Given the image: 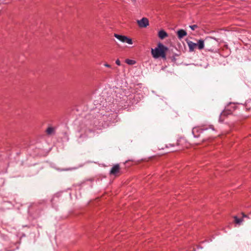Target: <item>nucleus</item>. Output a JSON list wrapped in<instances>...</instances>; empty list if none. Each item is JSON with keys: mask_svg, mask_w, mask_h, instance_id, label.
<instances>
[{"mask_svg": "<svg viewBox=\"0 0 251 251\" xmlns=\"http://www.w3.org/2000/svg\"><path fill=\"white\" fill-rule=\"evenodd\" d=\"M104 65L105 67H108V68H111V65H109V64H107V63H105V64H104Z\"/></svg>", "mask_w": 251, "mask_h": 251, "instance_id": "nucleus-17", "label": "nucleus"}, {"mask_svg": "<svg viewBox=\"0 0 251 251\" xmlns=\"http://www.w3.org/2000/svg\"><path fill=\"white\" fill-rule=\"evenodd\" d=\"M137 23L139 27L145 28L149 25V22L147 18H143L140 20L137 21Z\"/></svg>", "mask_w": 251, "mask_h": 251, "instance_id": "nucleus-5", "label": "nucleus"}, {"mask_svg": "<svg viewBox=\"0 0 251 251\" xmlns=\"http://www.w3.org/2000/svg\"><path fill=\"white\" fill-rule=\"evenodd\" d=\"M168 36V34L164 29H161L158 32V36L161 40L165 39Z\"/></svg>", "mask_w": 251, "mask_h": 251, "instance_id": "nucleus-8", "label": "nucleus"}, {"mask_svg": "<svg viewBox=\"0 0 251 251\" xmlns=\"http://www.w3.org/2000/svg\"><path fill=\"white\" fill-rule=\"evenodd\" d=\"M242 214L243 217L249 218L248 216L246 215L244 213H242Z\"/></svg>", "mask_w": 251, "mask_h": 251, "instance_id": "nucleus-18", "label": "nucleus"}, {"mask_svg": "<svg viewBox=\"0 0 251 251\" xmlns=\"http://www.w3.org/2000/svg\"><path fill=\"white\" fill-rule=\"evenodd\" d=\"M114 36L119 41H121L122 42L125 43V40L126 36L120 35V34H116V33H114Z\"/></svg>", "mask_w": 251, "mask_h": 251, "instance_id": "nucleus-9", "label": "nucleus"}, {"mask_svg": "<svg viewBox=\"0 0 251 251\" xmlns=\"http://www.w3.org/2000/svg\"><path fill=\"white\" fill-rule=\"evenodd\" d=\"M203 40L205 43L206 47V50L210 51H214V50H216L218 41L215 38L211 37H208Z\"/></svg>", "mask_w": 251, "mask_h": 251, "instance_id": "nucleus-3", "label": "nucleus"}, {"mask_svg": "<svg viewBox=\"0 0 251 251\" xmlns=\"http://www.w3.org/2000/svg\"><path fill=\"white\" fill-rule=\"evenodd\" d=\"M125 43H126L128 44H132V40L131 38H128L126 36L125 40Z\"/></svg>", "mask_w": 251, "mask_h": 251, "instance_id": "nucleus-13", "label": "nucleus"}, {"mask_svg": "<svg viewBox=\"0 0 251 251\" xmlns=\"http://www.w3.org/2000/svg\"><path fill=\"white\" fill-rule=\"evenodd\" d=\"M116 64L118 65V66H120L121 65V62H120V61L119 60V59H117L116 61Z\"/></svg>", "mask_w": 251, "mask_h": 251, "instance_id": "nucleus-16", "label": "nucleus"}, {"mask_svg": "<svg viewBox=\"0 0 251 251\" xmlns=\"http://www.w3.org/2000/svg\"><path fill=\"white\" fill-rule=\"evenodd\" d=\"M54 131V129L53 127H49L46 129V132L48 135L52 134Z\"/></svg>", "mask_w": 251, "mask_h": 251, "instance_id": "nucleus-11", "label": "nucleus"}, {"mask_svg": "<svg viewBox=\"0 0 251 251\" xmlns=\"http://www.w3.org/2000/svg\"><path fill=\"white\" fill-rule=\"evenodd\" d=\"M83 136V134H81L79 136L80 138L82 137Z\"/></svg>", "mask_w": 251, "mask_h": 251, "instance_id": "nucleus-22", "label": "nucleus"}, {"mask_svg": "<svg viewBox=\"0 0 251 251\" xmlns=\"http://www.w3.org/2000/svg\"><path fill=\"white\" fill-rule=\"evenodd\" d=\"M110 175L115 176V177L119 176L122 173L120 171V167L119 164H117L114 165L111 169L109 173Z\"/></svg>", "mask_w": 251, "mask_h": 251, "instance_id": "nucleus-4", "label": "nucleus"}, {"mask_svg": "<svg viewBox=\"0 0 251 251\" xmlns=\"http://www.w3.org/2000/svg\"><path fill=\"white\" fill-rule=\"evenodd\" d=\"M173 55H175V56L176 57V56H179V54H176V53H174V54H173Z\"/></svg>", "mask_w": 251, "mask_h": 251, "instance_id": "nucleus-19", "label": "nucleus"}, {"mask_svg": "<svg viewBox=\"0 0 251 251\" xmlns=\"http://www.w3.org/2000/svg\"><path fill=\"white\" fill-rule=\"evenodd\" d=\"M186 41L188 44L190 52L194 51L195 49L197 47L200 50H201L204 49V41L203 39H201L199 40L197 43H193L188 39H186Z\"/></svg>", "mask_w": 251, "mask_h": 251, "instance_id": "nucleus-2", "label": "nucleus"}, {"mask_svg": "<svg viewBox=\"0 0 251 251\" xmlns=\"http://www.w3.org/2000/svg\"><path fill=\"white\" fill-rule=\"evenodd\" d=\"M171 61L173 62H176V57L175 56V55H173L171 57Z\"/></svg>", "mask_w": 251, "mask_h": 251, "instance_id": "nucleus-15", "label": "nucleus"}, {"mask_svg": "<svg viewBox=\"0 0 251 251\" xmlns=\"http://www.w3.org/2000/svg\"><path fill=\"white\" fill-rule=\"evenodd\" d=\"M133 1L135 2L136 0H132Z\"/></svg>", "mask_w": 251, "mask_h": 251, "instance_id": "nucleus-23", "label": "nucleus"}, {"mask_svg": "<svg viewBox=\"0 0 251 251\" xmlns=\"http://www.w3.org/2000/svg\"><path fill=\"white\" fill-rule=\"evenodd\" d=\"M233 218L234 219L235 223L238 225H240L243 221V218H238L237 216H234Z\"/></svg>", "mask_w": 251, "mask_h": 251, "instance_id": "nucleus-10", "label": "nucleus"}, {"mask_svg": "<svg viewBox=\"0 0 251 251\" xmlns=\"http://www.w3.org/2000/svg\"><path fill=\"white\" fill-rule=\"evenodd\" d=\"M189 27L191 29V30H195L196 28H198L199 26L197 25H189Z\"/></svg>", "mask_w": 251, "mask_h": 251, "instance_id": "nucleus-14", "label": "nucleus"}, {"mask_svg": "<svg viewBox=\"0 0 251 251\" xmlns=\"http://www.w3.org/2000/svg\"><path fill=\"white\" fill-rule=\"evenodd\" d=\"M187 34V33L186 30L182 29H180L176 32V35L179 39L183 38L184 37L186 36Z\"/></svg>", "mask_w": 251, "mask_h": 251, "instance_id": "nucleus-7", "label": "nucleus"}, {"mask_svg": "<svg viewBox=\"0 0 251 251\" xmlns=\"http://www.w3.org/2000/svg\"><path fill=\"white\" fill-rule=\"evenodd\" d=\"M232 114L230 110H224L223 111L220 116L219 121L221 122H223L224 119L223 118V117H226L229 115H231Z\"/></svg>", "mask_w": 251, "mask_h": 251, "instance_id": "nucleus-6", "label": "nucleus"}, {"mask_svg": "<svg viewBox=\"0 0 251 251\" xmlns=\"http://www.w3.org/2000/svg\"><path fill=\"white\" fill-rule=\"evenodd\" d=\"M169 49L164 46L162 43L159 42L157 44V47L155 49H152L151 53L154 58L157 59L161 57L163 60L166 59V53Z\"/></svg>", "mask_w": 251, "mask_h": 251, "instance_id": "nucleus-1", "label": "nucleus"}, {"mask_svg": "<svg viewBox=\"0 0 251 251\" xmlns=\"http://www.w3.org/2000/svg\"><path fill=\"white\" fill-rule=\"evenodd\" d=\"M125 62L127 64L130 65H134L136 63L135 60H131V59H126L125 60Z\"/></svg>", "mask_w": 251, "mask_h": 251, "instance_id": "nucleus-12", "label": "nucleus"}, {"mask_svg": "<svg viewBox=\"0 0 251 251\" xmlns=\"http://www.w3.org/2000/svg\"><path fill=\"white\" fill-rule=\"evenodd\" d=\"M194 136H195V137H198L199 136V135H194Z\"/></svg>", "mask_w": 251, "mask_h": 251, "instance_id": "nucleus-21", "label": "nucleus"}, {"mask_svg": "<svg viewBox=\"0 0 251 251\" xmlns=\"http://www.w3.org/2000/svg\"><path fill=\"white\" fill-rule=\"evenodd\" d=\"M210 127L212 128L213 130H214V127L212 125L210 126Z\"/></svg>", "mask_w": 251, "mask_h": 251, "instance_id": "nucleus-20", "label": "nucleus"}]
</instances>
